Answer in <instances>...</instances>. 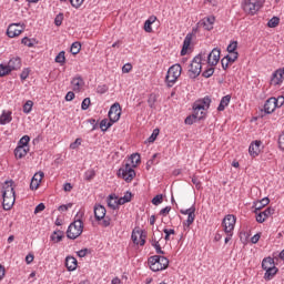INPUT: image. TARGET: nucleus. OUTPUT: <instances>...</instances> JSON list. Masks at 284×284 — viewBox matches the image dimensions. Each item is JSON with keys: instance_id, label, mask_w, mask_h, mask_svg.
<instances>
[{"instance_id": "nucleus-1", "label": "nucleus", "mask_w": 284, "mask_h": 284, "mask_svg": "<svg viewBox=\"0 0 284 284\" xmlns=\"http://www.w3.org/2000/svg\"><path fill=\"white\" fill-rule=\"evenodd\" d=\"M83 213L78 212L74 221L69 225L67 230V237L71 241L79 239L80 234H83Z\"/></svg>"}, {"instance_id": "nucleus-2", "label": "nucleus", "mask_w": 284, "mask_h": 284, "mask_svg": "<svg viewBox=\"0 0 284 284\" xmlns=\"http://www.w3.org/2000/svg\"><path fill=\"white\" fill-rule=\"evenodd\" d=\"M149 267L152 272H162V270H168L170 265V260L165 256L153 255L149 257Z\"/></svg>"}, {"instance_id": "nucleus-3", "label": "nucleus", "mask_w": 284, "mask_h": 284, "mask_svg": "<svg viewBox=\"0 0 284 284\" xmlns=\"http://www.w3.org/2000/svg\"><path fill=\"white\" fill-rule=\"evenodd\" d=\"M203 61H205V53H200L192 60L189 69L190 79H196L201 74Z\"/></svg>"}, {"instance_id": "nucleus-4", "label": "nucleus", "mask_w": 284, "mask_h": 284, "mask_svg": "<svg viewBox=\"0 0 284 284\" xmlns=\"http://www.w3.org/2000/svg\"><path fill=\"white\" fill-rule=\"evenodd\" d=\"M183 68H181V64H173L166 73L165 82L168 83L169 88H172L176 81L179 80V77H181Z\"/></svg>"}, {"instance_id": "nucleus-5", "label": "nucleus", "mask_w": 284, "mask_h": 284, "mask_svg": "<svg viewBox=\"0 0 284 284\" xmlns=\"http://www.w3.org/2000/svg\"><path fill=\"white\" fill-rule=\"evenodd\" d=\"M263 1L262 0H244L242 3V8L246 14H251L254 17L256 12L263 7Z\"/></svg>"}, {"instance_id": "nucleus-6", "label": "nucleus", "mask_w": 284, "mask_h": 284, "mask_svg": "<svg viewBox=\"0 0 284 284\" xmlns=\"http://www.w3.org/2000/svg\"><path fill=\"white\" fill-rule=\"evenodd\" d=\"M180 214L187 216L186 221L183 222L184 231L187 232L190 230V225H192L196 219V205L193 204L189 209L180 210Z\"/></svg>"}, {"instance_id": "nucleus-7", "label": "nucleus", "mask_w": 284, "mask_h": 284, "mask_svg": "<svg viewBox=\"0 0 284 284\" xmlns=\"http://www.w3.org/2000/svg\"><path fill=\"white\" fill-rule=\"evenodd\" d=\"M118 176H121L126 183H132L136 172L132 169V165L126 163L123 168L119 169Z\"/></svg>"}, {"instance_id": "nucleus-8", "label": "nucleus", "mask_w": 284, "mask_h": 284, "mask_svg": "<svg viewBox=\"0 0 284 284\" xmlns=\"http://www.w3.org/2000/svg\"><path fill=\"white\" fill-rule=\"evenodd\" d=\"M222 225L225 234H231V232H234V225H236V216L232 214L226 215L222 221Z\"/></svg>"}, {"instance_id": "nucleus-9", "label": "nucleus", "mask_w": 284, "mask_h": 284, "mask_svg": "<svg viewBox=\"0 0 284 284\" xmlns=\"http://www.w3.org/2000/svg\"><path fill=\"white\" fill-rule=\"evenodd\" d=\"M23 30H26L24 24L21 26V23H12L8 27L7 34L10 39H14V37H19Z\"/></svg>"}, {"instance_id": "nucleus-10", "label": "nucleus", "mask_w": 284, "mask_h": 284, "mask_svg": "<svg viewBox=\"0 0 284 284\" xmlns=\"http://www.w3.org/2000/svg\"><path fill=\"white\" fill-rule=\"evenodd\" d=\"M12 181H6L2 186V199H17L14 193V186H12Z\"/></svg>"}, {"instance_id": "nucleus-11", "label": "nucleus", "mask_w": 284, "mask_h": 284, "mask_svg": "<svg viewBox=\"0 0 284 284\" xmlns=\"http://www.w3.org/2000/svg\"><path fill=\"white\" fill-rule=\"evenodd\" d=\"M214 21H216V18L214 16H210L200 20L197 26L200 28H204L207 31L214 30Z\"/></svg>"}, {"instance_id": "nucleus-12", "label": "nucleus", "mask_w": 284, "mask_h": 284, "mask_svg": "<svg viewBox=\"0 0 284 284\" xmlns=\"http://www.w3.org/2000/svg\"><path fill=\"white\" fill-rule=\"evenodd\" d=\"M221 61V49H213L207 55L209 65H217Z\"/></svg>"}, {"instance_id": "nucleus-13", "label": "nucleus", "mask_w": 284, "mask_h": 284, "mask_svg": "<svg viewBox=\"0 0 284 284\" xmlns=\"http://www.w3.org/2000/svg\"><path fill=\"white\" fill-rule=\"evenodd\" d=\"M44 176L43 172L36 173L30 182V190H39V185H41V181Z\"/></svg>"}, {"instance_id": "nucleus-14", "label": "nucleus", "mask_w": 284, "mask_h": 284, "mask_svg": "<svg viewBox=\"0 0 284 284\" xmlns=\"http://www.w3.org/2000/svg\"><path fill=\"white\" fill-rule=\"evenodd\" d=\"M261 145L262 142L261 140H256L254 142H252L248 146V154H251V156H258V154L261 153Z\"/></svg>"}, {"instance_id": "nucleus-15", "label": "nucleus", "mask_w": 284, "mask_h": 284, "mask_svg": "<svg viewBox=\"0 0 284 284\" xmlns=\"http://www.w3.org/2000/svg\"><path fill=\"white\" fill-rule=\"evenodd\" d=\"M106 212L108 211L105 210V206H103L101 204H95L94 205L95 221H103V219H105Z\"/></svg>"}, {"instance_id": "nucleus-16", "label": "nucleus", "mask_w": 284, "mask_h": 284, "mask_svg": "<svg viewBox=\"0 0 284 284\" xmlns=\"http://www.w3.org/2000/svg\"><path fill=\"white\" fill-rule=\"evenodd\" d=\"M121 108H110L109 110V121L116 123L121 119Z\"/></svg>"}, {"instance_id": "nucleus-17", "label": "nucleus", "mask_w": 284, "mask_h": 284, "mask_svg": "<svg viewBox=\"0 0 284 284\" xmlns=\"http://www.w3.org/2000/svg\"><path fill=\"white\" fill-rule=\"evenodd\" d=\"M9 70L12 72L13 70H21V58L16 57L11 58L7 64Z\"/></svg>"}, {"instance_id": "nucleus-18", "label": "nucleus", "mask_w": 284, "mask_h": 284, "mask_svg": "<svg viewBox=\"0 0 284 284\" xmlns=\"http://www.w3.org/2000/svg\"><path fill=\"white\" fill-rule=\"evenodd\" d=\"M193 114L197 121H203L207 116V108H194Z\"/></svg>"}, {"instance_id": "nucleus-19", "label": "nucleus", "mask_w": 284, "mask_h": 284, "mask_svg": "<svg viewBox=\"0 0 284 284\" xmlns=\"http://www.w3.org/2000/svg\"><path fill=\"white\" fill-rule=\"evenodd\" d=\"M210 103H212V99H210V97H205L203 99L196 100L192 108H210Z\"/></svg>"}, {"instance_id": "nucleus-20", "label": "nucleus", "mask_w": 284, "mask_h": 284, "mask_svg": "<svg viewBox=\"0 0 284 284\" xmlns=\"http://www.w3.org/2000/svg\"><path fill=\"white\" fill-rule=\"evenodd\" d=\"M78 262L74 256H67L65 257V267L69 272H74L77 270Z\"/></svg>"}, {"instance_id": "nucleus-21", "label": "nucleus", "mask_w": 284, "mask_h": 284, "mask_svg": "<svg viewBox=\"0 0 284 284\" xmlns=\"http://www.w3.org/2000/svg\"><path fill=\"white\" fill-rule=\"evenodd\" d=\"M2 207L6 212L12 210L14 202L17 201V197H2Z\"/></svg>"}, {"instance_id": "nucleus-22", "label": "nucleus", "mask_w": 284, "mask_h": 284, "mask_svg": "<svg viewBox=\"0 0 284 284\" xmlns=\"http://www.w3.org/2000/svg\"><path fill=\"white\" fill-rule=\"evenodd\" d=\"M12 121V112L11 111H2L0 115V125H8Z\"/></svg>"}, {"instance_id": "nucleus-23", "label": "nucleus", "mask_w": 284, "mask_h": 284, "mask_svg": "<svg viewBox=\"0 0 284 284\" xmlns=\"http://www.w3.org/2000/svg\"><path fill=\"white\" fill-rule=\"evenodd\" d=\"M163 239V234L160 235L159 240L156 237H152L151 245L154 247L156 254H165V251L161 248V244L159 243Z\"/></svg>"}, {"instance_id": "nucleus-24", "label": "nucleus", "mask_w": 284, "mask_h": 284, "mask_svg": "<svg viewBox=\"0 0 284 284\" xmlns=\"http://www.w3.org/2000/svg\"><path fill=\"white\" fill-rule=\"evenodd\" d=\"M192 43V33L186 34L183 47L181 50V57H185L187 54V49L190 48V44Z\"/></svg>"}, {"instance_id": "nucleus-25", "label": "nucleus", "mask_w": 284, "mask_h": 284, "mask_svg": "<svg viewBox=\"0 0 284 284\" xmlns=\"http://www.w3.org/2000/svg\"><path fill=\"white\" fill-rule=\"evenodd\" d=\"M71 84L73 85V90L75 92H79L81 90V88H83L84 82H83V78L81 77H75L72 79Z\"/></svg>"}, {"instance_id": "nucleus-26", "label": "nucleus", "mask_w": 284, "mask_h": 284, "mask_svg": "<svg viewBox=\"0 0 284 284\" xmlns=\"http://www.w3.org/2000/svg\"><path fill=\"white\" fill-rule=\"evenodd\" d=\"M276 274H278V268L276 266L266 268L264 278H265V281H272V278H274V276H276Z\"/></svg>"}, {"instance_id": "nucleus-27", "label": "nucleus", "mask_w": 284, "mask_h": 284, "mask_svg": "<svg viewBox=\"0 0 284 284\" xmlns=\"http://www.w3.org/2000/svg\"><path fill=\"white\" fill-rule=\"evenodd\" d=\"M28 152H30L29 148L26 149L24 146H17L14 150L16 159H23V156H26Z\"/></svg>"}, {"instance_id": "nucleus-28", "label": "nucleus", "mask_w": 284, "mask_h": 284, "mask_svg": "<svg viewBox=\"0 0 284 284\" xmlns=\"http://www.w3.org/2000/svg\"><path fill=\"white\" fill-rule=\"evenodd\" d=\"M108 206L111 209V210H116L119 207V200L115 195H109L108 197Z\"/></svg>"}, {"instance_id": "nucleus-29", "label": "nucleus", "mask_w": 284, "mask_h": 284, "mask_svg": "<svg viewBox=\"0 0 284 284\" xmlns=\"http://www.w3.org/2000/svg\"><path fill=\"white\" fill-rule=\"evenodd\" d=\"M266 205H270V197H264L261 201L256 202L254 213L256 214V212H260V210H263V207H265Z\"/></svg>"}, {"instance_id": "nucleus-30", "label": "nucleus", "mask_w": 284, "mask_h": 284, "mask_svg": "<svg viewBox=\"0 0 284 284\" xmlns=\"http://www.w3.org/2000/svg\"><path fill=\"white\" fill-rule=\"evenodd\" d=\"M112 125H114V123L112 121H108V119H103L101 122H100V125H98V128H100V130L102 132H108V130H110V128H112Z\"/></svg>"}, {"instance_id": "nucleus-31", "label": "nucleus", "mask_w": 284, "mask_h": 284, "mask_svg": "<svg viewBox=\"0 0 284 284\" xmlns=\"http://www.w3.org/2000/svg\"><path fill=\"white\" fill-rule=\"evenodd\" d=\"M63 231L57 230L51 234V241H54L55 243H61V241H63Z\"/></svg>"}, {"instance_id": "nucleus-32", "label": "nucleus", "mask_w": 284, "mask_h": 284, "mask_svg": "<svg viewBox=\"0 0 284 284\" xmlns=\"http://www.w3.org/2000/svg\"><path fill=\"white\" fill-rule=\"evenodd\" d=\"M272 267H274V258H272V257H265V258L262 261V268H263L264 271H266V270H270V268H272Z\"/></svg>"}, {"instance_id": "nucleus-33", "label": "nucleus", "mask_w": 284, "mask_h": 284, "mask_svg": "<svg viewBox=\"0 0 284 284\" xmlns=\"http://www.w3.org/2000/svg\"><path fill=\"white\" fill-rule=\"evenodd\" d=\"M130 201H132V193L128 191L124 196L118 199V205H125V203H130Z\"/></svg>"}, {"instance_id": "nucleus-34", "label": "nucleus", "mask_w": 284, "mask_h": 284, "mask_svg": "<svg viewBox=\"0 0 284 284\" xmlns=\"http://www.w3.org/2000/svg\"><path fill=\"white\" fill-rule=\"evenodd\" d=\"M275 74H276V72L273 73V77L271 79V83L273 85H281V83H283L284 77L282 75V78H281V74H277V75H275Z\"/></svg>"}, {"instance_id": "nucleus-35", "label": "nucleus", "mask_w": 284, "mask_h": 284, "mask_svg": "<svg viewBox=\"0 0 284 284\" xmlns=\"http://www.w3.org/2000/svg\"><path fill=\"white\" fill-rule=\"evenodd\" d=\"M230 101H232V95L227 94L223 97L217 108H227V105H230Z\"/></svg>"}, {"instance_id": "nucleus-36", "label": "nucleus", "mask_w": 284, "mask_h": 284, "mask_svg": "<svg viewBox=\"0 0 284 284\" xmlns=\"http://www.w3.org/2000/svg\"><path fill=\"white\" fill-rule=\"evenodd\" d=\"M55 63H60V65L65 64V51H60L55 57Z\"/></svg>"}, {"instance_id": "nucleus-37", "label": "nucleus", "mask_w": 284, "mask_h": 284, "mask_svg": "<svg viewBox=\"0 0 284 284\" xmlns=\"http://www.w3.org/2000/svg\"><path fill=\"white\" fill-rule=\"evenodd\" d=\"M30 143V136L29 135H23L21 139H20V141H19V143H18V146L19 148H26V149H28V144Z\"/></svg>"}, {"instance_id": "nucleus-38", "label": "nucleus", "mask_w": 284, "mask_h": 284, "mask_svg": "<svg viewBox=\"0 0 284 284\" xmlns=\"http://www.w3.org/2000/svg\"><path fill=\"white\" fill-rule=\"evenodd\" d=\"M131 163H132V168H136V165L141 163V155L139 153L131 154Z\"/></svg>"}, {"instance_id": "nucleus-39", "label": "nucleus", "mask_w": 284, "mask_h": 284, "mask_svg": "<svg viewBox=\"0 0 284 284\" xmlns=\"http://www.w3.org/2000/svg\"><path fill=\"white\" fill-rule=\"evenodd\" d=\"M70 52L71 54H79V52H81V42H73Z\"/></svg>"}, {"instance_id": "nucleus-40", "label": "nucleus", "mask_w": 284, "mask_h": 284, "mask_svg": "<svg viewBox=\"0 0 284 284\" xmlns=\"http://www.w3.org/2000/svg\"><path fill=\"white\" fill-rule=\"evenodd\" d=\"M276 112V108L270 109V108H263L260 109V116L263 119L266 114H274Z\"/></svg>"}, {"instance_id": "nucleus-41", "label": "nucleus", "mask_w": 284, "mask_h": 284, "mask_svg": "<svg viewBox=\"0 0 284 284\" xmlns=\"http://www.w3.org/2000/svg\"><path fill=\"white\" fill-rule=\"evenodd\" d=\"M263 108H278L276 105V98H270L264 102Z\"/></svg>"}, {"instance_id": "nucleus-42", "label": "nucleus", "mask_w": 284, "mask_h": 284, "mask_svg": "<svg viewBox=\"0 0 284 284\" xmlns=\"http://www.w3.org/2000/svg\"><path fill=\"white\" fill-rule=\"evenodd\" d=\"M199 122V120H196V116L193 114L187 115L184 120L185 125H194V123Z\"/></svg>"}, {"instance_id": "nucleus-43", "label": "nucleus", "mask_w": 284, "mask_h": 284, "mask_svg": "<svg viewBox=\"0 0 284 284\" xmlns=\"http://www.w3.org/2000/svg\"><path fill=\"white\" fill-rule=\"evenodd\" d=\"M213 74H214V65H210L206 70L202 72V77H204V79H210V77H212Z\"/></svg>"}, {"instance_id": "nucleus-44", "label": "nucleus", "mask_w": 284, "mask_h": 284, "mask_svg": "<svg viewBox=\"0 0 284 284\" xmlns=\"http://www.w3.org/2000/svg\"><path fill=\"white\" fill-rule=\"evenodd\" d=\"M278 23H281V18L273 17L271 20H268L267 27L268 28H276V26H278Z\"/></svg>"}, {"instance_id": "nucleus-45", "label": "nucleus", "mask_w": 284, "mask_h": 284, "mask_svg": "<svg viewBox=\"0 0 284 284\" xmlns=\"http://www.w3.org/2000/svg\"><path fill=\"white\" fill-rule=\"evenodd\" d=\"M94 176H97V172L94 170H88L84 173V181H92V179H94Z\"/></svg>"}, {"instance_id": "nucleus-46", "label": "nucleus", "mask_w": 284, "mask_h": 284, "mask_svg": "<svg viewBox=\"0 0 284 284\" xmlns=\"http://www.w3.org/2000/svg\"><path fill=\"white\" fill-rule=\"evenodd\" d=\"M10 68L8 65L4 64H0V77H8V74H10Z\"/></svg>"}, {"instance_id": "nucleus-47", "label": "nucleus", "mask_w": 284, "mask_h": 284, "mask_svg": "<svg viewBox=\"0 0 284 284\" xmlns=\"http://www.w3.org/2000/svg\"><path fill=\"white\" fill-rule=\"evenodd\" d=\"M34 41H36V40H32V39H30V38H28V37H24V38L21 40V43H22L23 45H27L28 48H34Z\"/></svg>"}, {"instance_id": "nucleus-48", "label": "nucleus", "mask_w": 284, "mask_h": 284, "mask_svg": "<svg viewBox=\"0 0 284 284\" xmlns=\"http://www.w3.org/2000/svg\"><path fill=\"white\" fill-rule=\"evenodd\" d=\"M159 129H154L151 136L148 138V143H154L156 141V138L159 136Z\"/></svg>"}, {"instance_id": "nucleus-49", "label": "nucleus", "mask_w": 284, "mask_h": 284, "mask_svg": "<svg viewBox=\"0 0 284 284\" xmlns=\"http://www.w3.org/2000/svg\"><path fill=\"white\" fill-rule=\"evenodd\" d=\"M236 48H239V42H236V41H233V42H231L229 45H227V52L229 53H237L236 52Z\"/></svg>"}, {"instance_id": "nucleus-50", "label": "nucleus", "mask_w": 284, "mask_h": 284, "mask_svg": "<svg viewBox=\"0 0 284 284\" xmlns=\"http://www.w3.org/2000/svg\"><path fill=\"white\" fill-rule=\"evenodd\" d=\"M151 203H152L153 205H161V203H163V194H158V195H155V196L152 199Z\"/></svg>"}, {"instance_id": "nucleus-51", "label": "nucleus", "mask_w": 284, "mask_h": 284, "mask_svg": "<svg viewBox=\"0 0 284 284\" xmlns=\"http://www.w3.org/2000/svg\"><path fill=\"white\" fill-rule=\"evenodd\" d=\"M163 232L165 234L164 241H170V236H172V234H176V231H174V229H164Z\"/></svg>"}, {"instance_id": "nucleus-52", "label": "nucleus", "mask_w": 284, "mask_h": 284, "mask_svg": "<svg viewBox=\"0 0 284 284\" xmlns=\"http://www.w3.org/2000/svg\"><path fill=\"white\" fill-rule=\"evenodd\" d=\"M112 219H110V216H105L102 219V222H100V225L102 227H110V223H111Z\"/></svg>"}, {"instance_id": "nucleus-53", "label": "nucleus", "mask_w": 284, "mask_h": 284, "mask_svg": "<svg viewBox=\"0 0 284 284\" xmlns=\"http://www.w3.org/2000/svg\"><path fill=\"white\" fill-rule=\"evenodd\" d=\"M255 214L257 223H265V221L267 220V217L264 216L263 212L256 211Z\"/></svg>"}, {"instance_id": "nucleus-54", "label": "nucleus", "mask_w": 284, "mask_h": 284, "mask_svg": "<svg viewBox=\"0 0 284 284\" xmlns=\"http://www.w3.org/2000/svg\"><path fill=\"white\" fill-rule=\"evenodd\" d=\"M225 57L229 60V63H234L236 59H239V53H229Z\"/></svg>"}, {"instance_id": "nucleus-55", "label": "nucleus", "mask_w": 284, "mask_h": 284, "mask_svg": "<svg viewBox=\"0 0 284 284\" xmlns=\"http://www.w3.org/2000/svg\"><path fill=\"white\" fill-rule=\"evenodd\" d=\"M138 237L140 239V245H145V234H143V231H136Z\"/></svg>"}, {"instance_id": "nucleus-56", "label": "nucleus", "mask_w": 284, "mask_h": 284, "mask_svg": "<svg viewBox=\"0 0 284 284\" xmlns=\"http://www.w3.org/2000/svg\"><path fill=\"white\" fill-rule=\"evenodd\" d=\"M108 90H109V88H108V85H105V84L99 85V87L97 88L98 94H105V92H108Z\"/></svg>"}, {"instance_id": "nucleus-57", "label": "nucleus", "mask_w": 284, "mask_h": 284, "mask_svg": "<svg viewBox=\"0 0 284 284\" xmlns=\"http://www.w3.org/2000/svg\"><path fill=\"white\" fill-rule=\"evenodd\" d=\"M262 214L266 217L270 219L272 214H274V209L273 207H267L265 211H262Z\"/></svg>"}, {"instance_id": "nucleus-58", "label": "nucleus", "mask_w": 284, "mask_h": 284, "mask_svg": "<svg viewBox=\"0 0 284 284\" xmlns=\"http://www.w3.org/2000/svg\"><path fill=\"white\" fill-rule=\"evenodd\" d=\"M72 8H81L83 6V0H69Z\"/></svg>"}, {"instance_id": "nucleus-59", "label": "nucleus", "mask_w": 284, "mask_h": 284, "mask_svg": "<svg viewBox=\"0 0 284 284\" xmlns=\"http://www.w3.org/2000/svg\"><path fill=\"white\" fill-rule=\"evenodd\" d=\"M28 77H30V69L29 68L23 69V71L20 74V78H21L22 81H26V79H28Z\"/></svg>"}, {"instance_id": "nucleus-60", "label": "nucleus", "mask_w": 284, "mask_h": 284, "mask_svg": "<svg viewBox=\"0 0 284 284\" xmlns=\"http://www.w3.org/2000/svg\"><path fill=\"white\" fill-rule=\"evenodd\" d=\"M54 23L57 27L61 26L63 23V13H59L55 19H54Z\"/></svg>"}, {"instance_id": "nucleus-61", "label": "nucleus", "mask_w": 284, "mask_h": 284, "mask_svg": "<svg viewBox=\"0 0 284 284\" xmlns=\"http://www.w3.org/2000/svg\"><path fill=\"white\" fill-rule=\"evenodd\" d=\"M275 104L277 105V108H283V105H284V97L280 95L278 98H275Z\"/></svg>"}, {"instance_id": "nucleus-62", "label": "nucleus", "mask_w": 284, "mask_h": 284, "mask_svg": "<svg viewBox=\"0 0 284 284\" xmlns=\"http://www.w3.org/2000/svg\"><path fill=\"white\" fill-rule=\"evenodd\" d=\"M79 145H81V138L75 139V141L70 144V149L77 150V148H79Z\"/></svg>"}, {"instance_id": "nucleus-63", "label": "nucleus", "mask_w": 284, "mask_h": 284, "mask_svg": "<svg viewBox=\"0 0 284 284\" xmlns=\"http://www.w3.org/2000/svg\"><path fill=\"white\" fill-rule=\"evenodd\" d=\"M72 207V203L69 204H62L58 207L59 212H68V210Z\"/></svg>"}, {"instance_id": "nucleus-64", "label": "nucleus", "mask_w": 284, "mask_h": 284, "mask_svg": "<svg viewBox=\"0 0 284 284\" xmlns=\"http://www.w3.org/2000/svg\"><path fill=\"white\" fill-rule=\"evenodd\" d=\"M43 210H45V204L40 203L36 206L34 214H39V212H43Z\"/></svg>"}]
</instances>
